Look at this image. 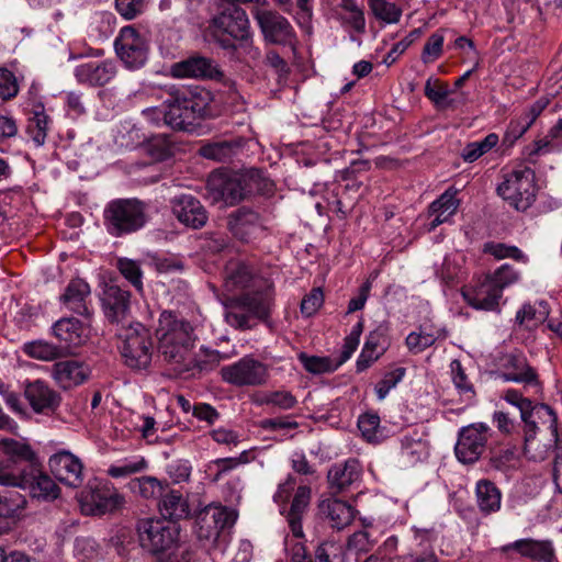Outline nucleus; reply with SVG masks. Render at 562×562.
Here are the masks:
<instances>
[{
    "mask_svg": "<svg viewBox=\"0 0 562 562\" xmlns=\"http://www.w3.org/2000/svg\"><path fill=\"white\" fill-rule=\"evenodd\" d=\"M116 268L120 273L138 291H143V272L138 261L128 258H119Z\"/></svg>",
    "mask_w": 562,
    "mask_h": 562,
    "instance_id": "obj_45",
    "label": "nucleus"
},
{
    "mask_svg": "<svg viewBox=\"0 0 562 562\" xmlns=\"http://www.w3.org/2000/svg\"><path fill=\"white\" fill-rule=\"evenodd\" d=\"M546 312H538L532 305L525 304L516 314V323L520 326L531 327L543 322Z\"/></svg>",
    "mask_w": 562,
    "mask_h": 562,
    "instance_id": "obj_60",
    "label": "nucleus"
},
{
    "mask_svg": "<svg viewBox=\"0 0 562 562\" xmlns=\"http://www.w3.org/2000/svg\"><path fill=\"white\" fill-rule=\"evenodd\" d=\"M436 340L437 337L434 334L420 330L419 333H411L406 337V346L411 352L419 353L432 346Z\"/></svg>",
    "mask_w": 562,
    "mask_h": 562,
    "instance_id": "obj_55",
    "label": "nucleus"
},
{
    "mask_svg": "<svg viewBox=\"0 0 562 562\" xmlns=\"http://www.w3.org/2000/svg\"><path fill=\"white\" fill-rule=\"evenodd\" d=\"M101 301L105 317L112 323H119L130 311L131 293L115 284H106Z\"/></svg>",
    "mask_w": 562,
    "mask_h": 562,
    "instance_id": "obj_27",
    "label": "nucleus"
},
{
    "mask_svg": "<svg viewBox=\"0 0 562 562\" xmlns=\"http://www.w3.org/2000/svg\"><path fill=\"white\" fill-rule=\"evenodd\" d=\"M324 302V294L321 288L312 289L301 302V312L305 316L314 315Z\"/></svg>",
    "mask_w": 562,
    "mask_h": 562,
    "instance_id": "obj_64",
    "label": "nucleus"
},
{
    "mask_svg": "<svg viewBox=\"0 0 562 562\" xmlns=\"http://www.w3.org/2000/svg\"><path fill=\"white\" fill-rule=\"evenodd\" d=\"M90 294L89 284L82 279H74L67 285L61 301L75 313L81 316L90 317V311L86 300Z\"/></svg>",
    "mask_w": 562,
    "mask_h": 562,
    "instance_id": "obj_35",
    "label": "nucleus"
},
{
    "mask_svg": "<svg viewBox=\"0 0 562 562\" xmlns=\"http://www.w3.org/2000/svg\"><path fill=\"white\" fill-rule=\"evenodd\" d=\"M240 138L221 139L203 144L198 153L201 157L216 162H226L241 149Z\"/></svg>",
    "mask_w": 562,
    "mask_h": 562,
    "instance_id": "obj_34",
    "label": "nucleus"
},
{
    "mask_svg": "<svg viewBox=\"0 0 562 562\" xmlns=\"http://www.w3.org/2000/svg\"><path fill=\"white\" fill-rule=\"evenodd\" d=\"M476 504L481 513L490 515L501 509L502 493L494 482L483 479L476 483Z\"/></svg>",
    "mask_w": 562,
    "mask_h": 562,
    "instance_id": "obj_36",
    "label": "nucleus"
},
{
    "mask_svg": "<svg viewBox=\"0 0 562 562\" xmlns=\"http://www.w3.org/2000/svg\"><path fill=\"white\" fill-rule=\"evenodd\" d=\"M201 247L211 254H218L224 250L229 243V238L225 233L207 232L201 237Z\"/></svg>",
    "mask_w": 562,
    "mask_h": 562,
    "instance_id": "obj_54",
    "label": "nucleus"
},
{
    "mask_svg": "<svg viewBox=\"0 0 562 562\" xmlns=\"http://www.w3.org/2000/svg\"><path fill=\"white\" fill-rule=\"evenodd\" d=\"M158 353L176 374L194 375L206 368L205 361L195 359L193 327L183 319H176L171 312H162L159 317Z\"/></svg>",
    "mask_w": 562,
    "mask_h": 562,
    "instance_id": "obj_1",
    "label": "nucleus"
},
{
    "mask_svg": "<svg viewBox=\"0 0 562 562\" xmlns=\"http://www.w3.org/2000/svg\"><path fill=\"white\" fill-rule=\"evenodd\" d=\"M502 378L505 381L522 383L525 386L541 390L537 371L529 364L527 358L522 353H510L506 357Z\"/></svg>",
    "mask_w": 562,
    "mask_h": 562,
    "instance_id": "obj_23",
    "label": "nucleus"
},
{
    "mask_svg": "<svg viewBox=\"0 0 562 562\" xmlns=\"http://www.w3.org/2000/svg\"><path fill=\"white\" fill-rule=\"evenodd\" d=\"M270 301L263 293H246L229 300L226 304L225 319L237 329H250L257 319L269 316Z\"/></svg>",
    "mask_w": 562,
    "mask_h": 562,
    "instance_id": "obj_9",
    "label": "nucleus"
},
{
    "mask_svg": "<svg viewBox=\"0 0 562 562\" xmlns=\"http://www.w3.org/2000/svg\"><path fill=\"white\" fill-rule=\"evenodd\" d=\"M0 484L29 491L33 498L54 501L60 494L55 481L43 473L37 463L15 467L12 461H0Z\"/></svg>",
    "mask_w": 562,
    "mask_h": 562,
    "instance_id": "obj_5",
    "label": "nucleus"
},
{
    "mask_svg": "<svg viewBox=\"0 0 562 562\" xmlns=\"http://www.w3.org/2000/svg\"><path fill=\"white\" fill-rule=\"evenodd\" d=\"M53 333L66 356L74 355V349L81 346L87 339L86 326L75 317L57 321L53 326Z\"/></svg>",
    "mask_w": 562,
    "mask_h": 562,
    "instance_id": "obj_21",
    "label": "nucleus"
},
{
    "mask_svg": "<svg viewBox=\"0 0 562 562\" xmlns=\"http://www.w3.org/2000/svg\"><path fill=\"white\" fill-rule=\"evenodd\" d=\"M24 395L36 413L55 412L60 402V395L41 380L26 384Z\"/></svg>",
    "mask_w": 562,
    "mask_h": 562,
    "instance_id": "obj_28",
    "label": "nucleus"
},
{
    "mask_svg": "<svg viewBox=\"0 0 562 562\" xmlns=\"http://www.w3.org/2000/svg\"><path fill=\"white\" fill-rule=\"evenodd\" d=\"M517 459V452L515 448H505L492 452L490 457L491 468L506 472L514 467V462Z\"/></svg>",
    "mask_w": 562,
    "mask_h": 562,
    "instance_id": "obj_51",
    "label": "nucleus"
},
{
    "mask_svg": "<svg viewBox=\"0 0 562 562\" xmlns=\"http://www.w3.org/2000/svg\"><path fill=\"white\" fill-rule=\"evenodd\" d=\"M299 360L304 369L313 374L333 372L338 368L328 357L308 356L305 352L299 353Z\"/></svg>",
    "mask_w": 562,
    "mask_h": 562,
    "instance_id": "obj_46",
    "label": "nucleus"
},
{
    "mask_svg": "<svg viewBox=\"0 0 562 562\" xmlns=\"http://www.w3.org/2000/svg\"><path fill=\"white\" fill-rule=\"evenodd\" d=\"M259 223L260 215L258 212L241 206L228 214L226 226L234 237L243 243H248Z\"/></svg>",
    "mask_w": 562,
    "mask_h": 562,
    "instance_id": "obj_30",
    "label": "nucleus"
},
{
    "mask_svg": "<svg viewBox=\"0 0 562 562\" xmlns=\"http://www.w3.org/2000/svg\"><path fill=\"white\" fill-rule=\"evenodd\" d=\"M170 72L176 78H193L200 80H214L228 88H234L235 82L227 78L220 65L211 57L193 54L186 59L175 63Z\"/></svg>",
    "mask_w": 562,
    "mask_h": 562,
    "instance_id": "obj_14",
    "label": "nucleus"
},
{
    "mask_svg": "<svg viewBox=\"0 0 562 562\" xmlns=\"http://www.w3.org/2000/svg\"><path fill=\"white\" fill-rule=\"evenodd\" d=\"M498 143V135L495 133L488 134L484 139L480 142L469 143L461 153V157L464 161L473 162L481 156L490 151Z\"/></svg>",
    "mask_w": 562,
    "mask_h": 562,
    "instance_id": "obj_44",
    "label": "nucleus"
},
{
    "mask_svg": "<svg viewBox=\"0 0 562 562\" xmlns=\"http://www.w3.org/2000/svg\"><path fill=\"white\" fill-rule=\"evenodd\" d=\"M211 92L195 87L172 89L165 101V123L173 130L190 131L210 115Z\"/></svg>",
    "mask_w": 562,
    "mask_h": 562,
    "instance_id": "obj_4",
    "label": "nucleus"
},
{
    "mask_svg": "<svg viewBox=\"0 0 562 562\" xmlns=\"http://www.w3.org/2000/svg\"><path fill=\"white\" fill-rule=\"evenodd\" d=\"M114 47L119 58L130 69H138L147 60L148 40L133 25L121 29L119 36L115 38Z\"/></svg>",
    "mask_w": 562,
    "mask_h": 562,
    "instance_id": "obj_15",
    "label": "nucleus"
},
{
    "mask_svg": "<svg viewBox=\"0 0 562 562\" xmlns=\"http://www.w3.org/2000/svg\"><path fill=\"white\" fill-rule=\"evenodd\" d=\"M138 493L144 498H159L161 499L168 485L164 486L162 483L153 476H143L137 480Z\"/></svg>",
    "mask_w": 562,
    "mask_h": 562,
    "instance_id": "obj_52",
    "label": "nucleus"
},
{
    "mask_svg": "<svg viewBox=\"0 0 562 562\" xmlns=\"http://www.w3.org/2000/svg\"><path fill=\"white\" fill-rule=\"evenodd\" d=\"M491 428L483 423L462 427L454 447L456 456L464 464L474 463L485 451L491 437Z\"/></svg>",
    "mask_w": 562,
    "mask_h": 562,
    "instance_id": "obj_17",
    "label": "nucleus"
},
{
    "mask_svg": "<svg viewBox=\"0 0 562 562\" xmlns=\"http://www.w3.org/2000/svg\"><path fill=\"white\" fill-rule=\"evenodd\" d=\"M143 149L154 161H164L173 156L175 144L166 134H159L147 139Z\"/></svg>",
    "mask_w": 562,
    "mask_h": 562,
    "instance_id": "obj_40",
    "label": "nucleus"
},
{
    "mask_svg": "<svg viewBox=\"0 0 562 562\" xmlns=\"http://www.w3.org/2000/svg\"><path fill=\"white\" fill-rule=\"evenodd\" d=\"M321 515L327 519L333 528L338 530L349 526L355 518V509L348 503L329 498L318 505Z\"/></svg>",
    "mask_w": 562,
    "mask_h": 562,
    "instance_id": "obj_32",
    "label": "nucleus"
},
{
    "mask_svg": "<svg viewBox=\"0 0 562 562\" xmlns=\"http://www.w3.org/2000/svg\"><path fill=\"white\" fill-rule=\"evenodd\" d=\"M116 336L124 363L133 370H145L151 363L154 340L150 328L139 322L122 326Z\"/></svg>",
    "mask_w": 562,
    "mask_h": 562,
    "instance_id": "obj_6",
    "label": "nucleus"
},
{
    "mask_svg": "<svg viewBox=\"0 0 562 562\" xmlns=\"http://www.w3.org/2000/svg\"><path fill=\"white\" fill-rule=\"evenodd\" d=\"M90 368L77 360H64L54 363L52 376L64 390L80 385L88 380Z\"/></svg>",
    "mask_w": 562,
    "mask_h": 562,
    "instance_id": "obj_26",
    "label": "nucleus"
},
{
    "mask_svg": "<svg viewBox=\"0 0 562 562\" xmlns=\"http://www.w3.org/2000/svg\"><path fill=\"white\" fill-rule=\"evenodd\" d=\"M48 116L43 110L35 111L34 116L29 120L27 134L37 146L45 143L47 136Z\"/></svg>",
    "mask_w": 562,
    "mask_h": 562,
    "instance_id": "obj_48",
    "label": "nucleus"
},
{
    "mask_svg": "<svg viewBox=\"0 0 562 562\" xmlns=\"http://www.w3.org/2000/svg\"><path fill=\"white\" fill-rule=\"evenodd\" d=\"M171 209L177 220L187 227L199 229L209 218L202 203L191 194H180L171 200Z\"/></svg>",
    "mask_w": 562,
    "mask_h": 562,
    "instance_id": "obj_19",
    "label": "nucleus"
},
{
    "mask_svg": "<svg viewBox=\"0 0 562 562\" xmlns=\"http://www.w3.org/2000/svg\"><path fill=\"white\" fill-rule=\"evenodd\" d=\"M0 448L8 456L4 461H12L15 467L36 463L35 453L31 446L11 438L0 440Z\"/></svg>",
    "mask_w": 562,
    "mask_h": 562,
    "instance_id": "obj_38",
    "label": "nucleus"
},
{
    "mask_svg": "<svg viewBox=\"0 0 562 562\" xmlns=\"http://www.w3.org/2000/svg\"><path fill=\"white\" fill-rule=\"evenodd\" d=\"M24 350L30 357L43 361H53L63 357H67L59 345L56 346L54 344L42 340L25 345Z\"/></svg>",
    "mask_w": 562,
    "mask_h": 562,
    "instance_id": "obj_43",
    "label": "nucleus"
},
{
    "mask_svg": "<svg viewBox=\"0 0 562 562\" xmlns=\"http://www.w3.org/2000/svg\"><path fill=\"white\" fill-rule=\"evenodd\" d=\"M290 562H344V555L330 554L328 546L321 543L315 549L313 558L302 542H296L290 549Z\"/></svg>",
    "mask_w": 562,
    "mask_h": 562,
    "instance_id": "obj_37",
    "label": "nucleus"
},
{
    "mask_svg": "<svg viewBox=\"0 0 562 562\" xmlns=\"http://www.w3.org/2000/svg\"><path fill=\"white\" fill-rule=\"evenodd\" d=\"M483 251L485 254H491L496 259L514 258L518 260L522 258V252L520 249L515 246H507L502 243H486L484 244Z\"/></svg>",
    "mask_w": 562,
    "mask_h": 562,
    "instance_id": "obj_57",
    "label": "nucleus"
},
{
    "mask_svg": "<svg viewBox=\"0 0 562 562\" xmlns=\"http://www.w3.org/2000/svg\"><path fill=\"white\" fill-rule=\"evenodd\" d=\"M123 498L105 486L89 487L81 491L79 503L86 515L101 516L115 510Z\"/></svg>",
    "mask_w": 562,
    "mask_h": 562,
    "instance_id": "obj_18",
    "label": "nucleus"
},
{
    "mask_svg": "<svg viewBox=\"0 0 562 562\" xmlns=\"http://www.w3.org/2000/svg\"><path fill=\"white\" fill-rule=\"evenodd\" d=\"M486 278L495 283V288L503 293V290L514 283L518 276L509 265H503L493 274L486 276Z\"/></svg>",
    "mask_w": 562,
    "mask_h": 562,
    "instance_id": "obj_59",
    "label": "nucleus"
},
{
    "mask_svg": "<svg viewBox=\"0 0 562 562\" xmlns=\"http://www.w3.org/2000/svg\"><path fill=\"white\" fill-rule=\"evenodd\" d=\"M262 37L266 43L272 45L294 47L297 37L290 21L276 10L256 8L252 11Z\"/></svg>",
    "mask_w": 562,
    "mask_h": 562,
    "instance_id": "obj_13",
    "label": "nucleus"
},
{
    "mask_svg": "<svg viewBox=\"0 0 562 562\" xmlns=\"http://www.w3.org/2000/svg\"><path fill=\"white\" fill-rule=\"evenodd\" d=\"M222 379L234 386H259L267 383L268 367L252 357H244L221 369Z\"/></svg>",
    "mask_w": 562,
    "mask_h": 562,
    "instance_id": "obj_16",
    "label": "nucleus"
},
{
    "mask_svg": "<svg viewBox=\"0 0 562 562\" xmlns=\"http://www.w3.org/2000/svg\"><path fill=\"white\" fill-rule=\"evenodd\" d=\"M49 468L55 477L72 487L82 483V463L69 451H59L49 458Z\"/></svg>",
    "mask_w": 562,
    "mask_h": 562,
    "instance_id": "obj_20",
    "label": "nucleus"
},
{
    "mask_svg": "<svg viewBox=\"0 0 562 562\" xmlns=\"http://www.w3.org/2000/svg\"><path fill=\"white\" fill-rule=\"evenodd\" d=\"M403 450L405 457L412 462L422 461L428 457V445L420 439L414 440L411 437H405L403 439Z\"/></svg>",
    "mask_w": 562,
    "mask_h": 562,
    "instance_id": "obj_53",
    "label": "nucleus"
},
{
    "mask_svg": "<svg viewBox=\"0 0 562 562\" xmlns=\"http://www.w3.org/2000/svg\"><path fill=\"white\" fill-rule=\"evenodd\" d=\"M158 507L165 520L169 519V521L187 519L191 515L188 497L179 490H171L167 487L158 503Z\"/></svg>",
    "mask_w": 562,
    "mask_h": 562,
    "instance_id": "obj_31",
    "label": "nucleus"
},
{
    "mask_svg": "<svg viewBox=\"0 0 562 562\" xmlns=\"http://www.w3.org/2000/svg\"><path fill=\"white\" fill-rule=\"evenodd\" d=\"M311 487L306 485L299 486L292 499L290 509L286 514V521L289 524V527L293 536L296 538H303L304 536L302 519L307 512V508L311 503Z\"/></svg>",
    "mask_w": 562,
    "mask_h": 562,
    "instance_id": "obj_33",
    "label": "nucleus"
},
{
    "mask_svg": "<svg viewBox=\"0 0 562 562\" xmlns=\"http://www.w3.org/2000/svg\"><path fill=\"white\" fill-rule=\"evenodd\" d=\"M405 368H396L393 371L385 373L383 379L375 385V392L379 400L385 398L391 389L396 386V384L403 379L405 375Z\"/></svg>",
    "mask_w": 562,
    "mask_h": 562,
    "instance_id": "obj_56",
    "label": "nucleus"
},
{
    "mask_svg": "<svg viewBox=\"0 0 562 562\" xmlns=\"http://www.w3.org/2000/svg\"><path fill=\"white\" fill-rule=\"evenodd\" d=\"M381 335L376 331H371L367 337L363 349L357 360V371L362 372L367 370L374 361H376L383 353V349L378 350L380 346Z\"/></svg>",
    "mask_w": 562,
    "mask_h": 562,
    "instance_id": "obj_41",
    "label": "nucleus"
},
{
    "mask_svg": "<svg viewBox=\"0 0 562 562\" xmlns=\"http://www.w3.org/2000/svg\"><path fill=\"white\" fill-rule=\"evenodd\" d=\"M217 43L227 50H235L234 41L247 42L250 27L247 13L239 7H231L216 15L213 21Z\"/></svg>",
    "mask_w": 562,
    "mask_h": 562,
    "instance_id": "obj_11",
    "label": "nucleus"
},
{
    "mask_svg": "<svg viewBox=\"0 0 562 562\" xmlns=\"http://www.w3.org/2000/svg\"><path fill=\"white\" fill-rule=\"evenodd\" d=\"M538 187L530 168L515 170L497 187V193L516 211H527L536 201Z\"/></svg>",
    "mask_w": 562,
    "mask_h": 562,
    "instance_id": "obj_10",
    "label": "nucleus"
},
{
    "mask_svg": "<svg viewBox=\"0 0 562 562\" xmlns=\"http://www.w3.org/2000/svg\"><path fill=\"white\" fill-rule=\"evenodd\" d=\"M459 206V202L456 199V192L447 190L429 206V215L435 216L430 223V229L436 228L438 225L446 222L451 215H453Z\"/></svg>",
    "mask_w": 562,
    "mask_h": 562,
    "instance_id": "obj_39",
    "label": "nucleus"
},
{
    "mask_svg": "<svg viewBox=\"0 0 562 562\" xmlns=\"http://www.w3.org/2000/svg\"><path fill=\"white\" fill-rule=\"evenodd\" d=\"M527 412L531 413L530 417L525 416L521 418L525 424L524 451L529 459L542 461L548 458V452L552 446L544 445L540 447V442L536 439L537 430L539 425L546 426L554 438L553 442L557 443L559 441L558 418L554 411L549 405L542 403H532Z\"/></svg>",
    "mask_w": 562,
    "mask_h": 562,
    "instance_id": "obj_8",
    "label": "nucleus"
},
{
    "mask_svg": "<svg viewBox=\"0 0 562 562\" xmlns=\"http://www.w3.org/2000/svg\"><path fill=\"white\" fill-rule=\"evenodd\" d=\"M19 86L15 76L8 69H0V97L9 100L16 95Z\"/></svg>",
    "mask_w": 562,
    "mask_h": 562,
    "instance_id": "obj_61",
    "label": "nucleus"
},
{
    "mask_svg": "<svg viewBox=\"0 0 562 562\" xmlns=\"http://www.w3.org/2000/svg\"><path fill=\"white\" fill-rule=\"evenodd\" d=\"M206 189L213 203L224 202L236 205L252 194H267L272 191V183L258 169L245 172H212Z\"/></svg>",
    "mask_w": 562,
    "mask_h": 562,
    "instance_id": "obj_3",
    "label": "nucleus"
},
{
    "mask_svg": "<svg viewBox=\"0 0 562 562\" xmlns=\"http://www.w3.org/2000/svg\"><path fill=\"white\" fill-rule=\"evenodd\" d=\"M465 302L476 310L494 311L498 307L502 293L495 283L487 278L475 286H467L462 291Z\"/></svg>",
    "mask_w": 562,
    "mask_h": 562,
    "instance_id": "obj_29",
    "label": "nucleus"
},
{
    "mask_svg": "<svg viewBox=\"0 0 562 562\" xmlns=\"http://www.w3.org/2000/svg\"><path fill=\"white\" fill-rule=\"evenodd\" d=\"M443 36L434 33L429 36L424 45L422 53V60L424 64L432 63L438 59L442 54Z\"/></svg>",
    "mask_w": 562,
    "mask_h": 562,
    "instance_id": "obj_58",
    "label": "nucleus"
},
{
    "mask_svg": "<svg viewBox=\"0 0 562 562\" xmlns=\"http://www.w3.org/2000/svg\"><path fill=\"white\" fill-rule=\"evenodd\" d=\"M362 475V468L357 459H348L342 463L334 464L327 473L328 487L331 494H340L358 483Z\"/></svg>",
    "mask_w": 562,
    "mask_h": 562,
    "instance_id": "obj_22",
    "label": "nucleus"
},
{
    "mask_svg": "<svg viewBox=\"0 0 562 562\" xmlns=\"http://www.w3.org/2000/svg\"><path fill=\"white\" fill-rule=\"evenodd\" d=\"M26 498L18 492H10L1 495L0 517L13 518L18 516L26 506Z\"/></svg>",
    "mask_w": 562,
    "mask_h": 562,
    "instance_id": "obj_47",
    "label": "nucleus"
},
{
    "mask_svg": "<svg viewBox=\"0 0 562 562\" xmlns=\"http://www.w3.org/2000/svg\"><path fill=\"white\" fill-rule=\"evenodd\" d=\"M379 425L380 417L376 414H364L358 419V428L368 441L376 438Z\"/></svg>",
    "mask_w": 562,
    "mask_h": 562,
    "instance_id": "obj_62",
    "label": "nucleus"
},
{
    "mask_svg": "<svg viewBox=\"0 0 562 562\" xmlns=\"http://www.w3.org/2000/svg\"><path fill=\"white\" fill-rule=\"evenodd\" d=\"M502 551L505 553L515 551L520 557L537 562H553L555 560V550L550 540L519 539L504 546Z\"/></svg>",
    "mask_w": 562,
    "mask_h": 562,
    "instance_id": "obj_24",
    "label": "nucleus"
},
{
    "mask_svg": "<svg viewBox=\"0 0 562 562\" xmlns=\"http://www.w3.org/2000/svg\"><path fill=\"white\" fill-rule=\"evenodd\" d=\"M263 64L274 71L279 83L285 81L291 72L286 60L274 49H270L266 53Z\"/></svg>",
    "mask_w": 562,
    "mask_h": 562,
    "instance_id": "obj_50",
    "label": "nucleus"
},
{
    "mask_svg": "<svg viewBox=\"0 0 562 562\" xmlns=\"http://www.w3.org/2000/svg\"><path fill=\"white\" fill-rule=\"evenodd\" d=\"M147 218V204L138 199L113 200L103 211L104 226L114 237L137 232Z\"/></svg>",
    "mask_w": 562,
    "mask_h": 562,
    "instance_id": "obj_7",
    "label": "nucleus"
},
{
    "mask_svg": "<svg viewBox=\"0 0 562 562\" xmlns=\"http://www.w3.org/2000/svg\"><path fill=\"white\" fill-rule=\"evenodd\" d=\"M116 76V66L112 60L88 61L76 67L75 77L80 83L103 87Z\"/></svg>",
    "mask_w": 562,
    "mask_h": 562,
    "instance_id": "obj_25",
    "label": "nucleus"
},
{
    "mask_svg": "<svg viewBox=\"0 0 562 562\" xmlns=\"http://www.w3.org/2000/svg\"><path fill=\"white\" fill-rule=\"evenodd\" d=\"M370 8L376 19L386 23H396L402 14L400 8L385 0H369Z\"/></svg>",
    "mask_w": 562,
    "mask_h": 562,
    "instance_id": "obj_49",
    "label": "nucleus"
},
{
    "mask_svg": "<svg viewBox=\"0 0 562 562\" xmlns=\"http://www.w3.org/2000/svg\"><path fill=\"white\" fill-rule=\"evenodd\" d=\"M139 546L160 562H190L192 551L180 541L176 524L159 518H142L136 522Z\"/></svg>",
    "mask_w": 562,
    "mask_h": 562,
    "instance_id": "obj_2",
    "label": "nucleus"
},
{
    "mask_svg": "<svg viewBox=\"0 0 562 562\" xmlns=\"http://www.w3.org/2000/svg\"><path fill=\"white\" fill-rule=\"evenodd\" d=\"M117 12L126 20L138 16L145 8L144 0H115Z\"/></svg>",
    "mask_w": 562,
    "mask_h": 562,
    "instance_id": "obj_63",
    "label": "nucleus"
},
{
    "mask_svg": "<svg viewBox=\"0 0 562 562\" xmlns=\"http://www.w3.org/2000/svg\"><path fill=\"white\" fill-rule=\"evenodd\" d=\"M236 519V510L222 505H209L196 516L195 533L200 540L210 541L212 547H216L225 530L231 529Z\"/></svg>",
    "mask_w": 562,
    "mask_h": 562,
    "instance_id": "obj_12",
    "label": "nucleus"
},
{
    "mask_svg": "<svg viewBox=\"0 0 562 562\" xmlns=\"http://www.w3.org/2000/svg\"><path fill=\"white\" fill-rule=\"evenodd\" d=\"M251 270L244 262H229L225 270L226 286L233 289H244L251 280Z\"/></svg>",
    "mask_w": 562,
    "mask_h": 562,
    "instance_id": "obj_42",
    "label": "nucleus"
}]
</instances>
